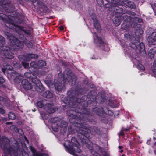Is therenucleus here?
I'll use <instances>...</instances> for the list:
<instances>
[{"instance_id":"55","label":"nucleus","mask_w":156,"mask_h":156,"mask_svg":"<svg viewBox=\"0 0 156 156\" xmlns=\"http://www.w3.org/2000/svg\"><path fill=\"white\" fill-rule=\"evenodd\" d=\"M17 132L19 133L22 134L23 133V132L21 129H18V130H17Z\"/></svg>"},{"instance_id":"13","label":"nucleus","mask_w":156,"mask_h":156,"mask_svg":"<svg viewBox=\"0 0 156 156\" xmlns=\"http://www.w3.org/2000/svg\"><path fill=\"white\" fill-rule=\"evenodd\" d=\"M21 83L23 87L25 89H31L32 90L33 85H31V84L28 82V80L27 79L23 80L22 81Z\"/></svg>"},{"instance_id":"61","label":"nucleus","mask_w":156,"mask_h":156,"mask_svg":"<svg viewBox=\"0 0 156 156\" xmlns=\"http://www.w3.org/2000/svg\"><path fill=\"white\" fill-rule=\"evenodd\" d=\"M72 117H73V118L74 119H77V118H78V116H76L75 115H72Z\"/></svg>"},{"instance_id":"54","label":"nucleus","mask_w":156,"mask_h":156,"mask_svg":"<svg viewBox=\"0 0 156 156\" xmlns=\"http://www.w3.org/2000/svg\"><path fill=\"white\" fill-rule=\"evenodd\" d=\"M129 12V13L126 12V13L128 14H129L130 15H131L132 16H134L136 14L134 12Z\"/></svg>"},{"instance_id":"50","label":"nucleus","mask_w":156,"mask_h":156,"mask_svg":"<svg viewBox=\"0 0 156 156\" xmlns=\"http://www.w3.org/2000/svg\"><path fill=\"white\" fill-rule=\"evenodd\" d=\"M97 1L99 5H101L104 4L103 0H97Z\"/></svg>"},{"instance_id":"32","label":"nucleus","mask_w":156,"mask_h":156,"mask_svg":"<svg viewBox=\"0 0 156 156\" xmlns=\"http://www.w3.org/2000/svg\"><path fill=\"white\" fill-rule=\"evenodd\" d=\"M26 56L27 57L30 59L34 58H37L38 56L37 55L32 54H27L26 55Z\"/></svg>"},{"instance_id":"25","label":"nucleus","mask_w":156,"mask_h":156,"mask_svg":"<svg viewBox=\"0 0 156 156\" xmlns=\"http://www.w3.org/2000/svg\"><path fill=\"white\" fill-rule=\"evenodd\" d=\"M46 65V62L43 60H40L37 62V68H40L41 67L44 66Z\"/></svg>"},{"instance_id":"12","label":"nucleus","mask_w":156,"mask_h":156,"mask_svg":"<svg viewBox=\"0 0 156 156\" xmlns=\"http://www.w3.org/2000/svg\"><path fill=\"white\" fill-rule=\"evenodd\" d=\"M61 120V119L60 118L58 117H55L51 118V120L52 122L53 123L52 125V128L54 131L58 132V131L59 127L57 126V127H55V126L56 124H55V123L58 122H60Z\"/></svg>"},{"instance_id":"3","label":"nucleus","mask_w":156,"mask_h":156,"mask_svg":"<svg viewBox=\"0 0 156 156\" xmlns=\"http://www.w3.org/2000/svg\"><path fill=\"white\" fill-rule=\"evenodd\" d=\"M11 47L8 46H3L1 49L0 53L1 54L5 56V58L9 59H12L13 58V55L15 51H16L17 49H19L21 46V45L18 48L16 47L15 48H12L14 46L11 45Z\"/></svg>"},{"instance_id":"39","label":"nucleus","mask_w":156,"mask_h":156,"mask_svg":"<svg viewBox=\"0 0 156 156\" xmlns=\"http://www.w3.org/2000/svg\"><path fill=\"white\" fill-rule=\"evenodd\" d=\"M94 35L97 37L98 40V42L100 43L101 44H103V42L101 37H98L97 34L94 32Z\"/></svg>"},{"instance_id":"2","label":"nucleus","mask_w":156,"mask_h":156,"mask_svg":"<svg viewBox=\"0 0 156 156\" xmlns=\"http://www.w3.org/2000/svg\"><path fill=\"white\" fill-rule=\"evenodd\" d=\"M77 127L78 128L76 129V131L78 133L77 137L80 139L81 142L83 143H85L86 147L91 151H92L93 149L92 144L91 143L89 144L87 142L88 139L86 136L87 132L84 130L85 128L80 123L78 124Z\"/></svg>"},{"instance_id":"64","label":"nucleus","mask_w":156,"mask_h":156,"mask_svg":"<svg viewBox=\"0 0 156 156\" xmlns=\"http://www.w3.org/2000/svg\"><path fill=\"white\" fill-rule=\"evenodd\" d=\"M129 130V128H125L123 129V130L126 131H128Z\"/></svg>"},{"instance_id":"58","label":"nucleus","mask_w":156,"mask_h":156,"mask_svg":"<svg viewBox=\"0 0 156 156\" xmlns=\"http://www.w3.org/2000/svg\"><path fill=\"white\" fill-rule=\"evenodd\" d=\"M124 133L121 131L120 132L119 134V135H121L122 136H124Z\"/></svg>"},{"instance_id":"11","label":"nucleus","mask_w":156,"mask_h":156,"mask_svg":"<svg viewBox=\"0 0 156 156\" xmlns=\"http://www.w3.org/2000/svg\"><path fill=\"white\" fill-rule=\"evenodd\" d=\"M147 41L150 45L156 44V32H153L151 35L148 37Z\"/></svg>"},{"instance_id":"57","label":"nucleus","mask_w":156,"mask_h":156,"mask_svg":"<svg viewBox=\"0 0 156 156\" xmlns=\"http://www.w3.org/2000/svg\"><path fill=\"white\" fill-rule=\"evenodd\" d=\"M98 108H96L94 110V112H95L96 114H99V112H96V111H98Z\"/></svg>"},{"instance_id":"45","label":"nucleus","mask_w":156,"mask_h":156,"mask_svg":"<svg viewBox=\"0 0 156 156\" xmlns=\"http://www.w3.org/2000/svg\"><path fill=\"white\" fill-rule=\"evenodd\" d=\"M10 129L11 130H13L15 131V132H17V130H18V129L15 126L12 125L10 126Z\"/></svg>"},{"instance_id":"37","label":"nucleus","mask_w":156,"mask_h":156,"mask_svg":"<svg viewBox=\"0 0 156 156\" xmlns=\"http://www.w3.org/2000/svg\"><path fill=\"white\" fill-rule=\"evenodd\" d=\"M8 117L11 119L14 120L16 119V116L15 114L12 112H9L8 114Z\"/></svg>"},{"instance_id":"31","label":"nucleus","mask_w":156,"mask_h":156,"mask_svg":"<svg viewBox=\"0 0 156 156\" xmlns=\"http://www.w3.org/2000/svg\"><path fill=\"white\" fill-rule=\"evenodd\" d=\"M34 73L27 72L25 73L24 76L26 78L31 79L32 78L33 76H34Z\"/></svg>"},{"instance_id":"36","label":"nucleus","mask_w":156,"mask_h":156,"mask_svg":"<svg viewBox=\"0 0 156 156\" xmlns=\"http://www.w3.org/2000/svg\"><path fill=\"white\" fill-rule=\"evenodd\" d=\"M100 103H103L105 102L106 99L105 95L104 93H101L100 97Z\"/></svg>"},{"instance_id":"10","label":"nucleus","mask_w":156,"mask_h":156,"mask_svg":"<svg viewBox=\"0 0 156 156\" xmlns=\"http://www.w3.org/2000/svg\"><path fill=\"white\" fill-rule=\"evenodd\" d=\"M53 105L52 102L46 103L45 105V108L47 112L49 114H52L54 112L57 110L56 108L53 107Z\"/></svg>"},{"instance_id":"8","label":"nucleus","mask_w":156,"mask_h":156,"mask_svg":"<svg viewBox=\"0 0 156 156\" xmlns=\"http://www.w3.org/2000/svg\"><path fill=\"white\" fill-rule=\"evenodd\" d=\"M8 76L11 79H13L14 82L17 83H19L23 78V76L21 74L15 70L11 71Z\"/></svg>"},{"instance_id":"19","label":"nucleus","mask_w":156,"mask_h":156,"mask_svg":"<svg viewBox=\"0 0 156 156\" xmlns=\"http://www.w3.org/2000/svg\"><path fill=\"white\" fill-rule=\"evenodd\" d=\"M122 3L127 7L132 9H134L135 5L134 3L132 2L129 1H122Z\"/></svg>"},{"instance_id":"47","label":"nucleus","mask_w":156,"mask_h":156,"mask_svg":"<svg viewBox=\"0 0 156 156\" xmlns=\"http://www.w3.org/2000/svg\"><path fill=\"white\" fill-rule=\"evenodd\" d=\"M30 65L31 67L37 68V63H36L34 62H32L30 63Z\"/></svg>"},{"instance_id":"44","label":"nucleus","mask_w":156,"mask_h":156,"mask_svg":"<svg viewBox=\"0 0 156 156\" xmlns=\"http://www.w3.org/2000/svg\"><path fill=\"white\" fill-rule=\"evenodd\" d=\"M91 16L92 17L93 20L94 22L98 20L96 15L94 14H92V15Z\"/></svg>"},{"instance_id":"7","label":"nucleus","mask_w":156,"mask_h":156,"mask_svg":"<svg viewBox=\"0 0 156 156\" xmlns=\"http://www.w3.org/2000/svg\"><path fill=\"white\" fill-rule=\"evenodd\" d=\"M5 35L11 41V45H13L14 47L12 48H15L16 47L18 48L21 45V43L20 41L17 39L12 34L8 32L5 33Z\"/></svg>"},{"instance_id":"22","label":"nucleus","mask_w":156,"mask_h":156,"mask_svg":"<svg viewBox=\"0 0 156 156\" xmlns=\"http://www.w3.org/2000/svg\"><path fill=\"white\" fill-rule=\"evenodd\" d=\"M30 80L33 83V85H37L39 84V83H41L40 80L38 79L37 77L34 75V76H33L32 78Z\"/></svg>"},{"instance_id":"60","label":"nucleus","mask_w":156,"mask_h":156,"mask_svg":"<svg viewBox=\"0 0 156 156\" xmlns=\"http://www.w3.org/2000/svg\"><path fill=\"white\" fill-rule=\"evenodd\" d=\"M60 30H63V27L62 26H60L59 27Z\"/></svg>"},{"instance_id":"17","label":"nucleus","mask_w":156,"mask_h":156,"mask_svg":"<svg viewBox=\"0 0 156 156\" xmlns=\"http://www.w3.org/2000/svg\"><path fill=\"white\" fill-rule=\"evenodd\" d=\"M113 7V9H114V11L116 12L119 13H122L123 12V9L122 8L119 7V4H117L114 5H112Z\"/></svg>"},{"instance_id":"1","label":"nucleus","mask_w":156,"mask_h":156,"mask_svg":"<svg viewBox=\"0 0 156 156\" xmlns=\"http://www.w3.org/2000/svg\"><path fill=\"white\" fill-rule=\"evenodd\" d=\"M124 13L122 16V20H123V23L122 25V28L126 30L130 26L131 27L134 28L136 26H139L137 23L141 21V20L137 17L133 18L127 14H125Z\"/></svg>"},{"instance_id":"15","label":"nucleus","mask_w":156,"mask_h":156,"mask_svg":"<svg viewBox=\"0 0 156 156\" xmlns=\"http://www.w3.org/2000/svg\"><path fill=\"white\" fill-rule=\"evenodd\" d=\"M54 86L55 89L58 92L61 91L63 88V86L62 84L57 80L55 81Z\"/></svg>"},{"instance_id":"42","label":"nucleus","mask_w":156,"mask_h":156,"mask_svg":"<svg viewBox=\"0 0 156 156\" xmlns=\"http://www.w3.org/2000/svg\"><path fill=\"white\" fill-rule=\"evenodd\" d=\"M22 64L23 66L24 67V68L26 69H28L29 68V63L25 62H22Z\"/></svg>"},{"instance_id":"18","label":"nucleus","mask_w":156,"mask_h":156,"mask_svg":"<svg viewBox=\"0 0 156 156\" xmlns=\"http://www.w3.org/2000/svg\"><path fill=\"white\" fill-rule=\"evenodd\" d=\"M122 20V16H115L113 20L114 23L116 26L119 25Z\"/></svg>"},{"instance_id":"63","label":"nucleus","mask_w":156,"mask_h":156,"mask_svg":"<svg viewBox=\"0 0 156 156\" xmlns=\"http://www.w3.org/2000/svg\"><path fill=\"white\" fill-rule=\"evenodd\" d=\"M2 120L3 121H6L7 119L5 118H2Z\"/></svg>"},{"instance_id":"53","label":"nucleus","mask_w":156,"mask_h":156,"mask_svg":"<svg viewBox=\"0 0 156 156\" xmlns=\"http://www.w3.org/2000/svg\"><path fill=\"white\" fill-rule=\"evenodd\" d=\"M0 113L3 114L5 113V111L2 108H0Z\"/></svg>"},{"instance_id":"20","label":"nucleus","mask_w":156,"mask_h":156,"mask_svg":"<svg viewBox=\"0 0 156 156\" xmlns=\"http://www.w3.org/2000/svg\"><path fill=\"white\" fill-rule=\"evenodd\" d=\"M140 42L138 41L135 40L132 41L130 44V47L133 49L136 50L137 49Z\"/></svg>"},{"instance_id":"24","label":"nucleus","mask_w":156,"mask_h":156,"mask_svg":"<svg viewBox=\"0 0 156 156\" xmlns=\"http://www.w3.org/2000/svg\"><path fill=\"white\" fill-rule=\"evenodd\" d=\"M137 49L139 50L140 53L144 54L145 52V47L143 43H140Z\"/></svg>"},{"instance_id":"14","label":"nucleus","mask_w":156,"mask_h":156,"mask_svg":"<svg viewBox=\"0 0 156 156\" xmlns=\"http://www.w3.org/2000/svg\"><path fill=\"white\" fill-rule=\"evenodd\" d=\"M32 91H37L41 92L44 90L45 89L41 83H39V84L37 85H33Z\"/></svg>"},{"instance_id":"59","label":"nucleus","mask_w":156,"mask_h":156,"mask_svg":"<svg viewBox=\"0 0 156 156\" xmlns=\"http://www.w3.org/2000/svg\"><path fill=\"white\" fill-rule=\"evenodd\" d=\"M140 69H142V70H143L144 69V66L141 65V66L140 65Z\"/></svg>"},{"instance_id":"41","label":"nucleus","mask_w":156,"mask_h":156,"mask_svg":"<svg viewBox=\"0 0 156 156\" xmlns=\"http://www.w3.org/2000/svg\"><path fill=\"white\" fill-rule=\"evenodd\" d=\"M45 83L49 87H51V86L53 85L52 83V82L50 80H47L45 81H44Z\"/></svg>"},{"instance_id":"46","label":"nucleus","mask_w":156,"mask_h":156,"mask_svg":"<svg viewBox=\"0 0 156 156\" xmlns=\"http://www.w3.org/2000/svg\"><path fill=\"white\" fill-rule=\"evenodd\" d=\"M5 81V80L3 78L0 77V86H3V83Z\"/></svg>"},{"instance_id":"62","label":"nucleus","mask_w":156,"mask_h":156,"mask_svg":"<svg viewBox=\"0 0 156 156\" xmlns=\"http://www.w3.org/2000/svg\"><path fill=\"white\" fill-rule=\"evenodd\" d=\"M2 70L3 72L5 74V69L4 68H2Z\"/></svg>"},{"instance_id":"27","label":"nucleus","mask_w":156,"mask_h":156,"mask_svg":"<svg viewBox=\"0 0 156 156\" xmlns=\"http://www.w3.org/2000/svg\"><path fill=\"white\" fill-rule=\"evenodd\" d=\"M94 25L95 28L100 32L101 31V27L99 22L98 20L94 22Z\"/></svg>"},{"instance_id":"5","label":"nucleus","mask_w":156,"mask_h":156,"mask_svg":"<svg viewBox=\"0 0 156 156\" xmlns=\"http://www.w3.org/2000/svg\"><path fill=\"white\" fill-rule=\"evenodd\" d=\"M75 77V76L71 70L69 69H66L63 74V81L65 83L67 84L69 82H73Z\"/></svg>"},{"instance_id":"40","label":"nucleus","mask_w":156,"mask_h":156,"mask_svg":"<svg viewBox=\"0 0 156 156\" xmlns=\"http://www.w3.org/2000/svg\"><path fill=\"white\" fill-rule=\"evenodd\" d=\"M94 132L96 134H97L99 135H100L101 133V132L100 129L98 128L94 127H93Z\"/></svg>"},{"instance_id":"33","label":"nucleus","mask_w":156,"mask_h":156,"mask_svg":"<svg viewBox=\"0 0 156 156\" xmlns=\"http://www.w3.org/2000/svg\"><path fill=\"white\" fill-rule=\"evenodd\" d=\"M24 43L29 48H32L33 44L30 41H28L27 39H25L24 41Z\"/></svg>"},{"instance_id":"43","label":"nucleus","mask_w":156,"mask_h":156,"mask_svg":"<svg viewBox=\"0 0 156 156\" xmlns=\"http://www.w3.org/2000/svg\"><path fill=\"white\" fill-rule=\"evenodd\" d=\"M90 152L94 156H100V155L95 151H91Z\"/></svg>"},{"instance_id":"56","label":"nucleus","mask_w":156,"mask_h":156,"mask_svg":"<svg viewBox=\"0 0 156 156\" xmlns=\"http://www.w3.org/2000/svg\"><path fill=\"white\" fill-rule=\"evenodd\" d=\"M96 149L98 150L100 152H101L102 150L101 148L99 146H97Z\"/></svg>"},{"instance_id":"21","label":"nucleus","mask_w":156,"mask_h":156,"mask_svg":"<svg viewBox=\"0 0 156 156\" xmlns=\"http://www.w3.org/2000/svg\"><path fill=\"white\" fill-rule=\"evenodd\" d=\"M156 52V48H154L151 49L149 51L148 53V55L150 58L151 59L153 58L154 57V54Z\"/></svg>"},{"instance_id":"52","label":"nucleus","mask_w":156,"mask_h":156,"mask_svg":"<svg viewBox=\"0 0 156 156\" xmlns=\"http://www.w3.org/2000/svg\"><path fill=\"white\" fill-rule=\"evenodd\" d=\"M0 101L3 102L6 101V99L3 97L0 96Z\"/></svg>"},{"instance_id":"26","label":"nucleus","mask_w":156,"mask_h":156,"mask_svg":"<svg viewBox=\"0 0 156 156\" xmlns=\"http://www.w3.org/2000/svg\"><path fill=\"white\" fill-rule=\"evenodd\" d=\"M82 90L81 88L80 85H78L76 87L75 91L73 92V93L76 95H78L79 94H82Z\"/></svg>"},{"instance_id":"38","label":"nucleus","mask_w":156,"mask_h":156,"mask_svg":"<svg viewBox=\"0 0 156 156\" xmlns=\"http://www.w3.org/2000/svg\"><path fill=\"white\" fill-rule=\"evenodd\" d=\"M143 32L142 31L140 30H136L135 32V35L136 36H137L138 38L140 37L141 35L143 34Z\"/></svg>"},{"instance_id":"16","label":"nucleus","mask_w":156,"mask_h":156,"mask_svg":"<svg viewBox=\"0 0 156 156\" xmlns=\"http://www.w3.org/2000/svg\"><path fill=\"white\" fill-rule=\"evenodd\" d=\"M5 25L7 27L10 28H14V27H18L19 29H20L21 30L23 31L24 33L27 34L28 33L25 30H24L23 29L24 28L21 27L14 25L12 23H7L5 24Z\"/></svg>"},{"instance_id":"28","label":"nucleus","mask_w":156,"mask_h":156,"mask_svg":"<svg viewBox=\"0 0 156 156\" xmlns=\"http://www.w3.org/2000/svg\"><path fill=\"white\" fill-rule=\"evenodd\" d=\"M40 9L41 11L46 12L48 9L47 7L42 2H39Z\"/></svg>"},{"instance_id":"4","label":"nucleus","mask_w":156,"mask_h":156,"mask_svg":"<svg viewBox=\"0 0 156 156\" xmlns=\"http://www.w3.org/2000/svg\"><path fill=\"white\" fill-rule=\"evenodd\" d=\"M15 7L11 3L10 1L9 0H5L2 3V5H0V10L2 12H8L12 13L14 12Z\"/></svg>"},{"instance_id":"51","label":"nucleus","mask_w":156,"mask_h":156,"mask_svg":"<svg viewBox=\"0 0 156 156\" xmlns=\"http://www.w3.org/2000/svg\"><path fill=\"white\" fill-rule=\"evenodd\" d=\"M30 149H31V151L33 153V156H34V154H36L37 152H36V150L34 148L32 147H31Z\"/></svg>"},{"instance_id":"35","label":"nucleus","mask_w":156,"mask_h":156,"mask_svg":"<svg viewBox=\"0 0 156 156\" xmlns=\"http://www.w3.org/2000/svg\"><path fill=\"white\" fill-rule=\"evenodd\" d=\"M5 43V39L2 37H1L0 38V48L4 46L3 45Z\"/></svg>"},{"instance_id":"6","label":"nucleus","mask_w":156,"mask_h":156,"mask_svg":"<svg viewBox=\"0 0 156 156\" xmlns=\"http://www.w3.org/2000/svg\"><path fill=\"white\" fill-rule=\"evenodd\" d=\"M83 113L81 114L80 115V118L78 120H76L74 121L76 124V126L77 128L76 129L78 128L77 125L78 124H80L83 126L85 128V129H84V130H87V127L84 126L83 124V122H82L83 120L87 121L88 119H87V117L90 114V112L89 111L87 110L86 109H83Z\"/></svg>"},{"instance_id":"34","label":"nucleus","mask_w":156,"mask_h":156,"mask_svg":"<svg viewBox=\"0 0 156 156\" xmlns=\"http://www.w3.org/2000/svg\"><path fill=\"white\" fill-rule=\"evenodd\" d=\"M46 101V100H44L41 101H38L37 103V106L39 108H42L44 105H45L46 103H45V102Z\"/></svg>"},{"instance_id":"9","label":"nucleus","mask_w":156,"mask_h":156,"mask_svg":"<svg viewBox=\"0 0 156 156\" xmlns=\"http://www.w3.org/2000/svg\"><path fill=\"white\" fill-rule=\"evenodd\" d=\"M73 144L70 145H69V147H68L67 146L65 145L64 144L65 147L67 150L71 154L74 155L75 152L80 153L81 151V150L79 148L78 145H74V146H73Z\"/></svg>"},{"instance_id":"48","label":"nucleus","mask_w":156,"mask_h":156,"mask_svg":"<svg viewBox=\"0 0 156 156\" xmlns=\"http://www.w3.org/2000/svg\"><path fill=\"white\" fill-rule=\"evenodd\" d=\"M37 155H39V156H48V155L44 153H41L40 152H37Z\"/></svg>"},{"instance_id":"30","label":"nucleus","mask_w":156,"mask_h":156,"mask_svg":"<svg viewBox=\"0 0 156 156\" xmlns=\"http://www.w3.org/2000/svg\"><path fill=\"white\" fill-rule=\"evenodd\" d=\"M73 144V146H74V145L75 146L76 145H79V143L77 141L76 138L73 137H72L71 140V143H70V144H69V146L70 145Z\"/></svg>"},{"instance_id":"49","label":"nucleus","mask_w":156,"mask_h":156,"mask_svg":"<svg viewBox=\"0 0 156 156\" xmlns=\"http://www.w3.org/2000/svg\"><path fill=\"white\" fill-rule=\"evenodd\" d=\"M100 152L102 153L103 156H109L108 153L105 151H103L102 150L101 152Z\"/></svg>"},{"instance_id":"29","label":"nucleus","mask_w":156,"mask_h":156,"mask_svg":"<svg viewBox=\"0 0 156 156\" xmlns=\"http://www.w3.org/2000/svg\"><path fill=\"white\" fill-rule=\"evenodd\" d=\"M43 96L45 98H50L52 97L53 94L49 91H46L43 94Z\"/></svg>"},{"instance_id":"23","label":"nucleus","mask_w":156,"mask_h":156,"mask_svg":"<svg viewBox=\"0 0 156 156\" xmlns=\"http://www.w3.org/2000/svg\"><path fill=\"white\" fill-rule=\"evenodd\" d=\"M68 126V124L67 122L64 121H62L59 125L60 127L62 128H63V130L66 131L67 130V127Z\"/></svg>"}]
</instances>
